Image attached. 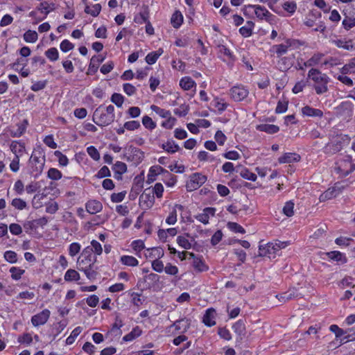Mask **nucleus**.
Returning a JSON list of instances; mask_svg holds the SVG:
<instances>
[{
	"label": "nucleus",
	"mask_w": 355,
	"mask_h": 355,
	"mask_svg": "<svg viewBox=\"0 0 355 355\" xmlns=\"http://www.w3.org/2000/svg\"><path fill=\"white\" fill-rule=\"evenodd\" d=\"M92 121L98 126H106L112 123L114 119L107 114L103 107L100 105L97 107L93 114Z\"/></svg>",
	"instance_id": "obj_1"
},
{
	"label": "nucleus",
	"mask_w": 355,
	"mask_h": 355,
	"mask_svg": "<svg viewBox=\"0 0 355 355\" xmlns=\"http://www.w3.org/2000/svg\"><path fill=\"white\" fill-rule=\"evenodd\" d=\"M92 253L93 248H90V246H87L84 248L80 257L78 258V267H83L85 266L94 267L97 261V258L96 256H93Z\"/></svg>",
	"instance_id": "obj_2"
},
{
	"label": "nucleus",
	"mask_w": 355,
	"mask_h": 355,
	"mask_svg": "<svg viewBox=\"0 0 355 355\" xmlns=\"http://www.w3.org/2000/svg\"><path fill=\"white\" fill-rule=\"evenodd\" d=\"M207 181V177L200 173H194L190 175L189 181L187 182L186 188L188 191H193L200 188Z\"/></svg>",
	"instance_id": "obj_3"
},
{
	"label": "nucleus",
	"mask_w": 355,
	"mask_h": 355,
	"mask_svg": "<svg viewBox=\"0 0 355 355\" xmlns=\"http://www.w3.org/2000/svg\"><path fill=\"white\" fill-rule=\"evenodd\" d=\"M123 157L128 161L134 162L135 163L141 162L144 157V152L133 146H129L126 148V152Z\"/></svg>",
	"instance_id": "obj_4"
},
{
	"label": "nucleus",
	"mask_w": 355,
	"mask_h": 355,
	"mask_svg": "<svg viewBox=\"0 0 355 355\" xmlns=\"http://www.w3.org/2000/svg\"><path fill=\"white\" fill-rule=\"evenodd\" d=\"M248 89L242 85L234 86L230 90L231 98L236 102L244 100L248 96Z\"/></svg>",
	"instance_id": "obj_5"
},
{
	"label": "nucleus",
	"mask_w": 355,
	"mask_h": 355,
	"mask_svg": "<svg viewBox=\"0 0 355 355\" xmlns=\"http://www.w3.org/2000/svg\"><path fill=\"white\" fill-rule=\"evenodd\" d=\"M155 203L153 191L150 188L146 189L139 197V205L144 209H148Z\"/></svg>",
	"instance_id": "obj_6"
},
{
	"label": "nucleus",
	"mask_w": 355,
	"mask_h": 355,
	"mask_svg": "<svg viewBox=\"0 0 355 355\" xmlns=\"http://www.w3.org/2000/svg\"><path fill=\"white\" fill-rule=\"evenodd\" d=\"M254 9V13L260 19H265L266 17H270L271 13L263 6L260 5H246L243 8V14L247 16L248 13V9Z\"/></svg>",
	"instance_id": "obj_7"
},
{
	"label": "nucleus",
	"mask_w": 355,
	"mask_h": 355,
	"mask_svg": "<svg viewBox=\"0 0 355 355\" xmlns=\"http://www.w3.org/2000/svg\"><path fill=\"white\" fill-rule=\"evenodd\" d=\"M274 243H268L265 246L260 245L259 248V256L268 257V258L275 257L277 252L275 248Z\"/></svg>",
	"instance_id": "obj_8"
},
{
	"label": "nucleus",
	"mask_w": 355,
	"mask_h": 355,
	"mask_svg": "<svg viewBox=\"0 0 355 355\" xmlns=\"http://www.w3.org/2000/svg\"><path fill=\"white\" fill-rule=\"evenodd\" d=\"M49 316L50 311L48 309H44L40 313L33 315L31 318V322L35 327L44 324L49 320Z\"/></svg>",
	"instance_id": "obj_9"
},
{
	"label": "nucleus",
	"mask_w": 355,
	"mask_h": 355,
	"mask_svg": "<svg viewBox=\"0 0 355 355\" xmlns=\"http://www.w3.org/2000/svg\"><path fill=\"white\" fill-rule=\"evenodd\" d=\"M216 211V209L214 207H205L202 213L198 214L194 217L199 222L207 225L209 223V216H214Z\"/></svg>",
	"instance_id": "obj_10"
},
{
	"label": "nucleus",
	"mask_w": 355,
	"mask_h": 355,
	"mask_svg": "<svg viewBox=\"0 0 355 355\" xmlns=\"http://www.w3.org/2000/svg\"><path fill=\"white\" fill-rule=\"evenodd\" d=\"M159 174L170 175V173L160 166H153L150 168L147 182L150 184L155 181L156 176Z\"/></svg>",
	"instance_id": "obj_11"
},
{
	"label": "nucleus",
	"mask_w": 355,
	"mask_h": 355,
	"mask_svg": "<svg viewBox=\"0 0 355 355\" xmlns=\"http://www.w3.org/2000/svg\"><path fill=\"white\" fill-rule=\"evenodd\" d=\"M309 78H311L315 83L327 84L328 77L322 73L318 69H311L308 73Z\"/></svg>",
	"instance_id": "obj_12"
},
{
	"label": "nucleus",
	"mask_w": 355,
	"mask_h": 355,
	"mask_svg": "<svg viewBox=\"0 0 355 355\" xmlns=\"http://www.w3.org/2000/svg\"><path fill=\"white\" fill-rule=\"evenodd\" d=\"M45 159H40L38 157L34 156L33 155L29 159L30 164H32L33 172H35V175L40 174L44 166Z\"/></svg>",
	"instance_id": "obj_13"
},
{
	"label": "nucleus",
	"mask_w": 355,
	"mask_h": 355,
	"mask_svg": "<svg viewBox=\"0 0 355 355\" xmlns=\"http://www.w3.org/2000/svg\"><path fill=\"white\" fill-rule=\"evenodd\" d=\"M144 180L139 177L137 176L134 179V183L132 187L129 197L130 199L134 200L137 198V195L140 193L143 188Z\"/></svg>",
	"instance_id": "obj_14"
},
{
	"label": "nucleus",
	"mask_w": 355,
	"mask_h": 355,
	"mask_svg": "<svg viewBox=\"0 0 355 355\" xmlns=\"http://www.w3.org/2000/svg\"><path fill=\"white\" fill-rule=\"evenodd\" d=\"M295 42V40L287 39L286 41V44H281L273 45L272 49L275 51L277 57H281L282 55L286 53L288 49Z\"/></svg>",
	"instance_id": "obj_15"
},
{
	"label": "nucleus",
	"mask_w": 355,
	"mask_h": 355,
	"mask_svg": "<svg viewBox=\"0 0 355 355\" xmlns=\"http://www.w3.org/2000/svg\"><path fill=\"white\" fill-rule=\"evenodd\" d=\"M191 325V320L187 318H183L177 320L172 325L174 327L175 330L180 331L181 333H185L189 329Z\"/></svg>",
	"instance_id": "obj_16"
},
{
	"label": "nucleus",
	"mask_w": 355,
	"mask_h": 355,
	"mask_svg": "<svg viewBox=\"0 0 355 355\" xmlns=\"http://www.w3.org/2000/svg\"><path fill=\"white\" fill-rule=\"evenodd\" d=\"M301 159L299 154L295 153H286L279 157L278 161L280 164L297 162Z\"/></svg>",
	"instance_id": "obj_17"
},
{
	"label": "nucleus",
	"mask_w": 355,
	"mask_h": 355,
	"mask_svg": "<svg viewBox=\"0 0 355 355\" xmlns=\"http://www.w3.org/2000/svg\"><path fill=\"white\" fill-rule=\"evenodd\" d=\"M216 311L212 309H208L202 318L203 323L207 327H212L216 324L215 321Z\"/></svg>",
	"instance_id": "obj_18"
},
{
	"label": "nucleus",
	"mask_w": 355,
	"mask_h": 355,
	"mask_svg": "<svg viewBox=\"0 0 355 355\" xmlns=\"http://www.w3.org/2000/svg\"><path fill=\"white\" fill-rule=\"evenodd\" d=\"M102 203L98 200H89L86 203L87 211L91 214H95L102 210Z\"/></svg>",
	"instance_id": "obj_19"
},
{
	"label": "nucleus",
	"mask_w": 355,
	"mask_h": 355,
	"mask_svg": "<svg viewBox=\"0 0 355 355\" xmlns=\"http://www.w3.org/2000/svg\"><path fill=\"white\" fill-rule=\"evenodd\" d=\"M105 57H101V55L93 56L91 58L90 64L89 65L87 74H94L95 73L98 69V64L103 62Z\"/></svg>",
	"instance_id": "obj_20"
},
{
	"label": "nucleus",
	"mask_w": 355,
	"mask_h": 355,
	"mask_svg": "<svg viewBox=\"0 0 355 355\" xmlns=\"http://www.w3.org/2000/svg\"><path fill=\"white\" fill-rule=\"evenodd\" d=\"M10 148L15 155V157L18 156L19 158V156L21 155L25 150V144L21 141H13L10 145Z\"/></svg>",
	"instance_id": "obj_21"
},
{
	"label": "nucleus",
	"mask_w": 355,
	"mask_h": 355,
	"mask_svg": "<svg viewBox=\"0 0 355 355\" xmlns=\"http://www.w3.org/2000/svg\"><path fill=\"white\" fill-rule=\"evenodd\" d=\"M302 114L307 116H318L321 118L323 112L320 109L313 108L309 105L304 106L302 109Z\"/></svg>",
	"instance_id": "obj_22"
},
{
	"label": "nucleus",
	"mask_w": 355,
	"mask_h": 355,
	"mask_svg": "<svg viewBox=\"0 0 355 355\" xmlns=\"http://www.w3.org/2000/svg\"><path fill=\"white\" fill-rule=\"evenodd\" d=\"M338 48H343L345 50L352 51L355 49L352 40L347 41L344 40H334L331 41Z\"/></svg>",
	"instance_id": "obj_23"
},
{
	"label": "nucleus",
	"mask_w": 355,
	"mask_h": 355,
	"mask_svg": "<svg viewBox=\"0 0 355 355\" xmlns=\"http://www.w3.org/2000/svg\"><path fill=\"white\" fill-rule=\"evenodd\" d=\"M256 128L259 131L265 132L268 134H275L279 130V126L266 123L257 125Z\"/></svg>",
	"instance_id": "obj_24"
},
{
	"label": "nucleus",
	"mask_w": 355,
	"mask_h": 355,
	"mask_svg": "<svg viewBox=\"0 0 355 355\" xmlns=\"http://www.w3.org/2000/svg\"><path fill=\"white\" fill-rule=\"evenodd\" d=\"M164 51L162 49H159L156 51H152L149 53L145 58L146 62L148 64H155L157 59L161 56V55L163 53Z\"/></svg>",
	"instance_id": "obj_25"
},
{
	"label": "nucleus",
	"mask_w": 355,
	"mask_h": 355,
	"mask_svg": "<svg viewBox=\"0 0 355 355\" xmlns=\"http://www.w3.org/2000/svg\"><path fill=\"white\" fill-rule=\"evenodd\" d=\"M254 23L252 21H248L244 26L239 28L240 34L244 37H248L252 34V29Z\"/></svg>",
	"instance_id": "obj_26"
},
{
	"label": "nucleus",
	"mask_w": 355,
	"mask_h": 355,
	"mask_svg": "<svg viewBox=\"0 0 355 355\" xmlns=\"http://www.w3.org/2000/svg\"><path fill=\"white\" fill-rule=\"evenodd\" d=\"M162 148L165 151L171 154L181 150L180 147L173 140H168L166 143L163 144Z\"/></svg>",
	"instance_id": "obj_27"
},
{
	"label": "nucleus",
	"mask_w": 355,
	"mask_h": 355,
	"mask_svg": "<svg viewBox=\"0 0 355 355\" xmlns=\"http://www.w3.org/2000/svg\"><path fill=\"white\" fill-rule=\"evenodd\" d=\"M37 8L42 13H44L46 17L51 11L55 10V6L53 3H49L47 1H44L40 3Z\"/></svg>",
	"instance_id": "obj_28"
},
{
	"label": "nucleus",
	"mask_w": 355,
	"mask_h": 355,
	"mask_svg": "<svg viewBox=\"0 0 355 355\" xmlns=\"http://www.w3.org/2000/svg\"><path fill=\"white\" fill-rule=\"evenodd\" d=\"M183 22V16L180 11L176 10L173 14L171 23L175 28H178Z\"/></svg>",
	"instance_id": "obj_29"
},
{
	"label": "nucleus",
	"mask_w": 355,
	"mask_h": 355,
	"mask_svg": "<svg viewBox=\"0 0 355 355\" xmlns=\"http://www.w3.org/2000/svg\"><path fill=\"white\" fill-rule=\"evenodd\" d=\"M78 269L79 270L83 271L86 277L90 280H93L96 278L98 273L96 270H94V267L85 266L83 267H78Z\"/></svg>",
	"instance_id": "obj_30"
},
{
	"label": "nucleus",
	"mask_w": 355,
	"mask_h": 355,
	"mask_svg": "<svg viewBox=\"0 0 355 355\" xmlns=\"http://www.w3.org/2000/svg\"><path fill=\"white\" fill-rule=\"evenodd\" d=\"M141 329L139 327L137 326L134 327L132 331L126 334L123 338V340L125 342L132 341L136 338L139 337L141 334Z\"/></svg>",
	"instance_id": "obj_31"
},
{
	"label": "nucleus",
	"mask_w": 355,
	"mask_h": 355,
	"mask_svg": "<svg viewBox=\"0 0 355 355\" xmlns=\"http://www.w3.org/2000/svg\"><path fill=\"white\" fill-rule=\"evenodd\" d=\"M327 256L329 259L336 261H340L342 263H346V257L339 251H331L327 252Z\"/></svg>",
	"instance_id": "obj_32"
},
{
	"label": "nucleus",
	"mask_w": 355,
	"mask_h": 355,
	"mask_svg": "<svg viewBox=\"0 0 355 355\" xmlns=\"http://www.w3.org/2000/svg\"><path fill=\"white\" fill-rule=\"evenodd\" d=\"M195 85L193 79L188 76L182 78L180 81V85L184 90H190Z\"/></svg>",
	"instance_id": "obj_33"
},
{
	"label": "nucleus",
	"mask_w": 355,
	"mask_h": 355,
	"mask_svg": "<svg viewBox=\"0 0 355 355\" xmlns=\"http://www.w3.org/2000/svg\"><path fill=\"white\" fill-rule=\"evenodd\" d=\"M120 261L123 265L128 266H137L139 264L138 260L132 256L123 255L121 257Z\"/></svg>",
	"instance_id": "obj_34"
},
{
	"label": "nucleus",
	"mask_w": 355,
	"mask_h": 355,
	"mask_svg": "<svg viewBox=\"0 0 355 355\" xmlns=\"http://www.w3.org/2000/svg\"><path fill=\"white\" fill-rule=\"evenodd\" d=\"M101 8V5L99 3L93 5L92 9L90 8L89 6L86 5L84 11L92 17H97L100 14Z\"/></svg>",
	"instance_id": "obj_35"
},
{
	"label": "nucleus",
	"mask_w": 355,
	"mask_h": 355,
	"mask_svg": "<svg viewBox=\"0 0 355 355\" xmlns=\"http://www.w3.org/2000/svg\"><path fill=\"white\" fill-rule=\"evenodd\" d=\"M193 266L198 272H204L208 270V266L200 258H194Z\"/></svg>",
	"instance_id": "obj_36"
},
{
	"label": "nucleus",
	"mask_w": 355,
	"mask_h": 355,
	"mask_svg": "<svg viewBox=\"0 0 355 355\" xmlns=\"http://www.w3.org/2000/svg\"><path fill=\"white\" fill-rule=\"evenodd\" d=\"M79 279V273L73 269H69L64 275V280L67 282L78 281Z\"/></svg>",
	"instance_id": "obj_37"
},
{
	"label": "nucleus",
	"mask_w": 355,
	"mask_h": 355,
	"mask_svg": "<svg viewBox=\"0 0 355 355\" xmlns=\"http://www.w3.org/2000/svg\"><path fill=\"white\" fill-rule=\"evenodd\" d=\"M321 56L319 55H314L306 62H304L303 66H300L299 69L303 70L304 67H312L318 64L320 60Z\"/></svg>",
	"instance_id": "obj_38"
},
{
	"label": "nucleus",
	"mask_w": 355,
	"mask_h": 355,
	"mask_svg": "<svg viewBox=\"0 0 355 355\" xmlns=\"http://www.w3.org/2000/svg\"><path fill=\"white\" fill-rule=\"evenodd\" d=\"M234 332L239 336L244 335L245 333V326L243 320H238L232 327Z\"/></svg>",
	"instance_id": "obj_39"
},
{
	"label": "nucleus",
	"mask_w": 355,
	"mask_h": 355,
	"mask_svg": "<svg viewBox=\"0 0 355 355\" xmlns=\"http://www.w3.org/2000/svg\"><path fill=\"white\" fill-rule=\"evenodd\" d=\"M44 54L52 62L56 61L59 58L58 51L55 47L49 49L45 51Z\"/></svg>",
	"instance_id": "obj_40"
},
{
	"label": "nucleus",
	"mask_w": 355,
	"mask_h": 355,
	"mask_svg": "<svg viewBox=\"0 0 355 355\" xmlns=\"http://www.w3.org/2000/svg\"><path fill=\"white\" fill-rule=\"evenodd\" d=\"M282 8L284 10L288 12L289 15L295 13L297 9V4L295 1H286L282 4Z\"/></svg>",
	"instance_id": "obj_41"
},
{
	"label": "nucleus",
	"mask_w": 355,
	"mask_h": 355,
	"mask_svg": "<svg viewBox=\"0 0 355 355\" xmlns=\"http://www.w3.org/2000/svg\"><path fill=\"white\" fill-rule=\"evenodd\" d=\"M38 35L36 31L28 30L24 34V39L26 42L33 43L37 41Z\"/></svg>",
	"instance_id": "obj_42"
},
{
	"label": "nucleus",
	"mask_w": 355,
	"mask_h": 355,
	"mask_svg": "<svg viewBox=\"0 0 355 355\" xmlns=\"http://www.w3.org/2000/svg\"><path fill=\"white\" fill-rule=\"evenodd\" d=\"M150 109L162 118H167L171 116V112L168 110L162 109L155 105H152Z\"/></svg>",
	"instance_id": "obj_43"
},
{
	"label": "nucleus",
	"mask_w": 355,
	"mask_h": 355,
	"mask_svg": "<svg viewBox=\"0 0 355 355\" xmlns=\"http://www.w3.org/2000/svg\"><path fill=\"white\" fill-rule=\"evenodd\" d=\"M82 330L83 328L81 327H76L71 333V335L67 338L66 344L71 345L72 343H73L76 338L81 333Z\"/></svg>",
	"instance_id": "obj_44"
},
{
	"label": "nucleus",
	"mask_w": 355,
	"mask_h": 355,
	"mask_svg": "<svg viewBox=\"0 0 355 355\" xmlns=\"http://www.w3.org/2000/svg\"><path fill=\"white\" fill-rule=\"evenodd\" d=\"M123 326V323L122 320L120 318L119 315H116L115 318V322L112 324L111 331L115 332L116 331V335H120L121 334V331L120 328Z\"/></svg>",
	"instance_id": "obj_45"
},
{
	"label": "nucleus",
	"mask_w": 355,
	"mask_h": 355,
	"mask_svg": "<svg viewBox=\"0 0 355 355\" xmlns=\"http://www.w3.org/2000/svg\"><path fill=\"white\" fill-rule=\"evenodd\" d=\"M241 176L246 180L255 181L257 180V175L251 172L248 168H243L240 172Z\"/></svg>",
	"instance_id": "obj_46"
},
{
	"label": "nucleus",
	"mask_w": 355,
	"mask_h": 355,
	"mask_svg": "<svg viewBox=\"0 0 355 355\" xmlns=\"http://www.w3.org/2000/svg\"><path fill=\"white\" fill-rule=\"evenodd\" d=\"M337 195L336 193H335V191H334L333 188L331 187V188H329L327 191H325L324 193H322L320 196V200L322 202V201H325L327 200H329V199H331L333 198H335L336 197Z\"/></svg>",
	"instance_id": "obj_47"
},
{
	"label": "nucleus",
	"mask_w": 355,
	"mask_h": 355,
	"mask_svg": "<svg viewBox=\"0 0 355 355\" xmlns=\"http://www.w3.org/2000/svg\"><path fill=\"white\" fill-rule=\"evenodd\" d=\"M11 277L15 280L21 279V275L25 272V270L17 267H12L10 268Z\"/></svg>",
	"instance_id": "obj_48"
},
{
	"label": "nucleus",
	"mask_w": 355,
	"mask_h": 355,
	"mask_svg": "<svg viewBox=\"0 0 355 355\" xmlns=\"http://www.w3.org/2000/svg\"><path fill=\"white\" fill-rule=\"evenodd\" d=\"M227 227L232 232L236 233H241V234H245V229L238 224L237 223L234 222H229L227 223Z\"/></svg>",
	"instance_id": "obj_49"
},
{
	"label": "nucleus",
	"mask_w": 355,
	"mask_h": 355,
	"mask_svg": "<svg viewBox=\"0 0 355 355\" xmlns=\"http://www.w3.org/2000/svg\"><path fill=\"white\" fill-rule=\"evenodd\" d=\"M277 297L280 302H286L295 297V292L293 291H288L287 292L281 293L277 295Z\"/></svg>",
	"instance_id": "obj_50"
},
{
	"label": "nucleus",
	"mask_w": 355,
	"mask_h": 355,
	"mask_svg": "<svg viewBox=\"0 0 355 355\" xmlns=\"http://www.w3.org/2000/svg\"><path fill=\"white\" fill-rule=\"evenodd\" d=\"M111 101L118 107H121L124 102V97L119 93H114L110 98Z\"/></svg>",
	"instance_id": "obj_51"
},
{
	"label": "nucleus",
	"mask_w": 355,
	"mask_h": 355,
	"mask_svg": "<svg viewBox=\"0 0 355 355\" xmlns=\"http://www.w3.org/2000/svg\"><path fill=\"white\" fill-rule=\"evenodd\" d=\"M294 203L292 201H288L285 203L283 208V213L288 217H291L294 214Z\"/></svg>",
	"instance_id": "obj_52"
},
{
	"label": "nucleus",
	"mask_w": 355,
	"mask_h": 355,
	"mask_svg": "<svg viewBox=\"0 0 355 355\" xmlns=\"http://www.w3.org/2000/svg\"><path fill=\"white\" fill-rule=\"evenodd\" d=\"M47 176L51 180H58L62 178V173L57 168H51L48 171Z\"/></svg>",
	"instance_id": "obj_53"
},
{
	"label": "nucleus",
	"mask_w": 355,
	"mask_h": 355,
	"mask_svg": "<svg viewBox=\"0 0 355 355\" xmlns=\"http://www.w3.org/2000/svg\"><path fill=\"white\" fill-rule=\"evenodd\" d=\"M213 103L214 106L217 108L220 114L225 111L228 105L227 103L223 102V101L218 98H215Z\"/></svg>",
	"instance_id": "obj_54"
},
{
	"label": "nucleus",
	"mask_w": 355,
	"mask_h": 355,
	"mask_svg": "<svg viewBox=\"0 0 355 355\" xmlns=\"http://www.w3.org/2000/svg\"><path fill=\"white\" fill-rule=\"evenodd\" d=\"M342 24L343 28L345 30L349 31V29L355 26V17H349L348 16H345Z\"/></svg>",
	"instance_id": "obj_55"
},
{
	"label": "nucleus",
	"mask_w": 355,
	"mask_h": 355,
	"mask_svg": "<svg viewBox=\"0 0 355 355\" xmlns=\"http://www.w3.org/2000/svg\"><path fill=\"white\" fill-rule=\"evenodd\" d=\"M189 110V106L188 105L182 104L179 108H176L173 110L175 114L182 117L186 116Z\"/></svg>",
	"instance_id": "obj_56"
},
{
	"label": "nucleus",
	"mask_w": 355,
	"mask_h": 355,
	"mask_svg": "<svg viewBox=\"0 0 355 355\" xmlns=\"http://www.w3.org/2000/svg\"><path fill=\"white\" fill-rule=\"evenodd\" d=\"M144 126L148 130H153L156 128V123L148 116H144L142 119Z\"/></svg>",
	"instance_id": "obj_57"
},
{
	"label": "nucleus",
	"mask_w": 355,
	"mask_h": 355,
	"mask_svg": "<svg viewBox=\"0 0 355 355\" xmlns=\"http://www.w3.org/2000/svg\"><path fill=\"white\" fill-rule=\"evenodd\" d=\"M177 243L184 249L189 250L191 248V243L184 236H178L177 237Z\"/></svg>",
	"instance_id": "obj_58"
},
{
	"label": "nucleus",
	"mask_w": 355,
	"mask_h": 355,
	"mask_svg": "<svg viewBox=\"0 0 355 355\" xmlns=\"http://www.w3.org/2000/svg\"><path fill=\"white\" fill-rule=\"evenodd\" d=\"M12 206L19 210H22L27 207L26 202L21 198H15L11 202Z\"/></svg>",
	"instance_id": "obj_59"
},
{
	"label": "nucleus",
	"mask_w": 355,
	"mask_h": 355,
	"mask_svg": "<svg viewBox=\"0 0 355 355\" xmlns=\"http://www.w3.org/2000/svg\"><path fill=\"white\" fill-rule=\"evenodd\" d=\"M4 258L10 263H15L17 261V254L15 252L12 250L5 252Z\"/></svg>",
	"instance_id": "obj_60"
},
{
	"label": "nucleus",
	"mask_w": 355,
	"mask_h": 355,
	"mask_svg": "<svg viewBox=\"0 0 355 355\" xmlns=\"http://www.w3.org/2000/svg\"><path fill=\"white\" fill-rule=\"evenodd\" d=\"M164 254V250L161 248H153L149 254V257L159 260Z\"/></svg>",
	"instance_id": "obj_61"
},
{
	"label": "nucleus",
	"mask_w": 355,
	"mask_h": 355,
	"mask_svg": "<svg viewBox=\"0 0 355 355\" xmlns=\"http://www.w3.org/2000/svg\"><path fill=\"white\" fill-rule=\"evenodd\" d=\"M54 155L58 158V162L60 166H66L69 163V159L66 155L62 154L60 151L56 150L54 152Z\"/></svg>",
	"instance_id": "obj_62"
},
{
	"label": "nucleus",
	"mask_w": 355,
	"mask_h": 355,
	"mask_svg": "<svg viewBox=\"0 0 355 355\" xmlns=\"http://www.w3.org/2000/svg\"><path fill=\"white\" fill-rule=\"evenodd\" d=\"M346 331L347 333L341 338V345L355 339V331L353 329H349Z\"/></svg>",
	"instance_id": "obj_63"
},
{
	"label": "nucleus",
	"mask_w": 355,
	"mask_h": 355,
	"mask_svg": "<svg viewBox=\"0 0 355 355\" xmlns=\"http://www.w3.org/2000/svg\"><path fill=\"white\" fill-rule=\"evenodd\" d=\"M81 245L76 242L70 244L69 248V254L71 257L76 256L80 251Z\"/></svg>",
	"instance_id": "obj_64"
}]
</instances>
